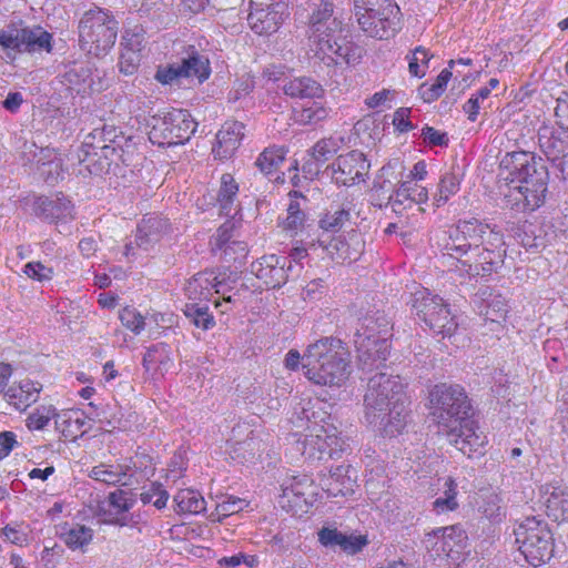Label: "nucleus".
Returning a JSON list of instances; mask_svg holds the SVG:
<instances>
[{
	"label": "nucleus",
	"mask_w": 568,
	"mask_h": 568,
	"mask_svg": "<svg viewBox=\"0 0 568 568\" xmlns=\"http://www.w3.org/2000/svg\"><path fill=\"white\" fill-rule=\"evenodd\" d=\"M409 398L399 375L379 372L367 383L364 395V417L384 437L403 433L408 422Z\"/></svg>",
	"instance_id": "1"
},
{
	"label": "nucleus",
	"mask_w": 568,
	"mask_h": 568,
	"mask_svg": "<svg viewBox=\"0 0 568 568\" xmlns=\"http://www.w3.org/2000/svg\"><path fill=\"white\" fill-rule=\"evenodd\" d=\"M508 170V205L516 211H535L545 201L548 182L546 166L528 152H513L503 161Z\"/></svg>",
	"instance_id": "2"
},
{
	"label": "nucleus",
	"mask_w": 568,
	"mask_h": 568,
	"mask_svg": "<svg viewBox=\"0 0 568 568\" xmlns=\"http://www.w3.org/2000/svg\"><path fill=\"white\" fill-rule=\"evenodd\" d=\"M302 368L316 385L341 386L351 374L349 353L341 339L323 337L307 346Z\"/></svg>",
	"instance_id": "3"
},
{
	"label": "nucleus",
	"mask_w": 568,
	"mask_h": 568,
	"mask_svg": "<svg viewBox=\"0 0 568 568\" xmlns=\"http://www.w3.org/2000/svg\"><path fill=\"white\" fill-rule=\"evenodd\" d=\"M486 240L490 244H499L500 232L491 229L476 219L459 221L456 225L444 232L437 242L444 255H448L462 263V257L467 258L471 250L480 246Z\"/></svg>",
	"instance_id": "4"
},
{
	"label": "nucleus",
	"mask_w": 568,
	"mask_h": 568,
	"mask_svg": "<svg viewBox=\"0 0 568 568\" xmlns=\"http://www.w3.org/2000/svg\"><path fill=\"white\" fill-rule=\"evenodd\" d=\"M79 42L87 53L101 57L114 45L118 22L102 9L87 11L79 21Z\"/></svg>",
	"instance_id": "5"
},
{
	"label": "nucleus",
	"mask_w": 568,
	"mask_h": 568,
	"mask_svg": "<svg viewBox=\"0 0 568 568\" xmlns=\"http://www.w3.org/2000/svg\"><path fill=\"white\" fill-rule=\"evenodd\" d=\"M515 541L526 561L534 567L550 560L554 537L548 524L537 517H527L514 529Z\"/></svg>",
	"instance_id": "6"
},
{
	"label": "nucleus",
	"mask_w": 568,
	"mask_h": 568,
	"mask_svg": "<svg viewBox=\"0 0 568 568\" xmlns=\"http://www.w3.org/2000/svg\"><path fill=\"white\" fill-rule=\"evenodd\" d=\"M392 329L390 321L384 315L366 318L365 323L357 328L354 338L359 362L364 365L385 362L389 354L388 337Z\"/></svg>",
	"instance_id": "7"
},
{
	"label": "nucleus",
	"mask_w": 568,
	"mask_h": 568,
	"mask_svg": "<svg viewBox=\"0 0 568 568\" xmlns=\"http://www.w3.org/2000/svg\"><path fill=\"white\" fill-rule=\"evenodd\" d=\"M0 47L10 61H14L20 53H49L52 50V34L39 26L10 22L0 29Z\"/></svg>",
	"instance_id": "8"
},
{
	"label": "nucleus",
	"mask_w": 568,
	"mask_h": 568,
	"mask_svg": "<svg viewBox=\"0 0 568 568\" xmlns=\"http://www.w3.org/2000/svg\"><path fill=\"white\" fill-rule=\"evenodd\" d=\"M433 415L439 430L456 423H463L470 414L471 406L465 389L459 385L440 384L430 392Z\"/></svg>",
	"instance_id": "9"
},
{
	"label": "nucleus",
	"mask_w": 568,
	"mask_h": 568,
	"mask_svg": "<svg viewBox=\"0 0 568 568\" xmlns=\"http://www.w3.org/2000/svg\"><path fill=\"white\" fill-rule=\"evenodd\" d=\"M195 129L196 123L186 110L173 109L152 118L149 139L160 146L183 144Z\"/></svg>",
	"instance_id": "10"
},
{
	"label": "nucleus",
	"mask_w": 568,
	"mask_h": 568,
	"mask_svg": "<svg viewBox=\"0 0 568 568\" xmlns=\"http://www.w3.org/2000/svg\"><path fill=\"white\" fill-rule=\"evenodd\" d=\"M413 308L419 320L425 322L434 333L450 336L457 327L452 312L444 300L433 295L426 288L413 294Z\"/></svg>",
	"instance_id": "11"
},
{
	"label": "nucleus",
	"mask_w": 568,
	"mask_h": 568,
	"mask_svg": "<svg viewBox=\"0 0 568 568\" xmlns=\"http://www.w3.org/2000/svg\"><path fill=\"white\" fill-rule=\"evenodd\" d=\"M138 499V493L133 489L118 488L109 493L101 511L104 521L120 527L138 528L148 523L144 513L131 511Z\"/></svg>",
	"instance_id": "12"
},
{
	"label": "nucleus",
	"mask_w": 568,
	"mask_h": 568,
	"mask_svg": "<svg viewBox=\"0 0 568 568\" xmlns=\"http://www.w3.org/2000/svg\"><path fill=\"white\" fill-rule=\"evenodd\" d=\"M315 55L327 63L335 64H356L362 59L363 49L355 44L348 37V30L342 27L341 32L327 33V37H321L317 42L311 45Z\"/></svg>",
	"instance_id": "13"
},
{
	"label": "nucleus",
	"mask_w": 568,
	"mask_h": 568,
	"mask_svg": "<svg viewBox=\"0 0 568 568\" xmlns=\"http://www.w3.org/2000/svg\"><path fill=\"white\" fill-rule=\"evenodd\" d=\"M448 442L464 455L471 457L474 454H483L488 443L486 434L480 429L476 420L469 415L463 423H456L442 430Z\"/></svg>",
	"instance_id": "14"
},
{
	"label": "nucleus",
	"mask_w": 568,
	"mask_h": 568,
	"mask_svg": "<svg viewBox=\"0 0 568 568\" xmlns=\"http://www.w3.org/2000/svg\"><path fill=\"white\" fill-rule=\"evenodd\" d=\"M311 250L321 248L329 258L336 262L356 261L364 251V241L357 232L349 233L348 240L343 236H331L322 233L316 242L310 244Z\"/></svg>",
	"instance_id": "15"
},
{
	"label": "nucleus",
	"mask_w": 568,
	"mask_h": 568,
	"mask_svg": "<svg viewBox=\"0 0 568 568\" xmlns=\"http://www.w3.org/2000/svg\"><path fill=\"white\" fill-rule=\"evenodd\" d=\"M504 245L505 242L501 233L499 244H490L484 240L480 246L471 250L468 257L462 261L465 272L473 276H485L497 271L504 263L506 253Z\"/></svg>",
	"instance_id": "16"
},
{
	"label": "nucleus",
	"mask_w": 568,
	"mask_h": 568,
	"mask_svg": "<svg viewBox=\"0 0 568 568\" xmlns=\"http://www.w3.org/2000/svg\"><path fill=\"white\" fill-rule=\"evenodd\" d=\"M465 538L463 529L457 526H449L427 532L423 542L432 557H447L455 560L464 547Z\"/></svg>",
	"instance_id": "17"
},
{
	"label": "nucleus",
	"mask_w": 568,
	"mask_h": 568,
	"mask_svg": "<svg viewBox=\"0 0 568 568\" xmlns=\"http://www.w3.org/2000/svg\"><path fill=\"white\" fill-rule=\"evenodd\" d=\"M371 164L364 153L351 151L339 155L329 166L332 180L337 185L352 186L365 181Z\"/></svg>",
	"instance_id": "18"
},
{
	"label": "nucleus",
	"mask_w": 568,
	"mask_h": 568,
	"mask_svg": "<svg viewBox=\"0 0 568 568\" xmlns=\"http://www.w3.org/2000/svg\"><path fill=\"white\" fill-rule=\"evenodd\" d=\"M185 294L191 301H210L215 294L223 295V302L214 300L216 307H222L224 303H232L231 295L225 296L223 292V282L217 278L214 272H202L194 275L185 286Z\"/></svg>",
	"instance_id": "19"
},
{
	"label": "nucleus",
	"mask_w": 568,
	"mask_h": 568,
	"mask_svg": "<svg viewBox=\"0 0 568 568\" xmlns=\"http://www.w3.org/2000/svg\"><path fill=\"white\" fill-rule=\"evenodd\" d=\"M376 14L379 16L378 28L371 22H363V31L379 40L389 39L400 30V10L395 0H387Z\"/></svg>",
	"instance_id": "20"
},
{
	"label": "nucleus",
	"mask_w": 568,
	"mask_h": 568,
	"mask_svg": "<svg viewBox=\"0 0 568 568\" xmlns=\"http://www.w3.org/2000/svg\"><path fill=\"white\" fill-rule=\"evenodd\" d=\"M170 232L169 220L160 215H145L138 224L135 246L143 251L154 247Z\"/></svg>",
	"instance_id": "21"
},
{
	"label": "nucleus",
	"mask_w": 568,
	"mask_h": 568,
	"mask_svg": "<svg viewBox=\"0 0 568 568\" xmlns=\"http://www.w3.org/2000/svg\"><path fill=\"white\" fill-rule=\"evenodd\" d=\"M251 271L267 288L280 287L287 280L285 258L275 254L265 255L252 263Z\"/></svg>",
	"instance_id": "22"
},
{
	"label": "nucleus",
	"mask_w": 568,
	"mask_h": 568,
	"mask_svg": "<svg viewBox=\"0 0 568 568\" xmlns=\"http://www.w3.org/2000/svg\"><path fill=\"white\" fill-rule=\"evenodd\" d=\"M561 133L556 132L552 128L544 125L538 130V143L542 153L547 159L554 163L558 162L557 166L564 173L565 159L568 158V138L566 131Z\"/></svg>",
	"instance_id": "23"
},
{
	"label": "nucleus",
	"mask_w": 568,
	"mask_h": 568,
	"mask_svg": "<svg viewBox=\"0 0 568 568\" xmlns=\"http://www.w3.org/2000/svg\"><path fill=\"white\" fill-rule=\"evenodd\" d=\"M343 23L336 17H333V3L321 1L318 8L313 11L310 18L308 40L311 45L317 42L321 37H327V33L342 31Z\"/></svg>",
	"instance_id": "24"
},
{
	"label": "nucleus",
	"mask_w": 568,
	"mask_h": 568,
	"mask_svg": "<svg viewBox=\"0 0 568 568\" xmlns=\"http://www.w3.org/2000/svg\"><path fill=\"white\" fill-rule=\"evenodd\" d=\"M286 14L287 8L253 6L247 21L256 34L270 36L280 29Z\"/></svg>",
	"instance_id": "25"
},
{
	"label": "nucleus",
	"mask_w": 568,
	"mask_h": 568,
	"mask_svg": "<svg viewBox=\"0 0 568 568\" xmlns=\"http://www.w3.org/2000/svg\"><path fill=\"white\" fill-rule=\"evenodd\" d=\"M327 428L314 427L308 434L301 435L294 440L293 449L310 460H322L327 452Z\"/></svg>",
	"instance_id": "26"
},
{
	"label": "nucleus",
	"mask_w": 568,
	"mask_h": 568,
	"mask_svg": "<svg viewBox=\"0 0 568 568\" xmlns=\"http://www.w3.org/2000/svg\"><path fill=\"white\" fill-rule=\"evenodd\" d=\"M541 497L547 515L554 520L568 519V487L559 481L545 484L541 487Z\"/></svg>",
	"instance_id": "27"
},
{
	"label": "nucleus",
	"mask_w": 568,
	"mask_h": 568,
	"mask_svg": "<svg viewBox=\"0 0 568 568\" xmlns=\"http://www.w3.org/2000/svg\"><path fill=\"white\" fill-rule=\"evenodd\" d=\"M243 136L244 124L242 122H225L216 134V143L212 150L214 156L221 160L231 158L240 146Z\"/></svg>",
	"instance_id": "28"
},
{
	"label": "nucleus",
	"mask_w": 568,
	"mask_h": 568,
	"mask_svg": "<svg viewBox=\"0 0 568 568\" xmlns=\"http://www.w3.org/2000/svg\"><path fill=\"white\" fill-rule=\"evenodd\" d=\"M355 473L349 465H339L321 479V486L328 497L347 496L354 491Z\"/></svg>",
	"instance_id": "29"
},
{
	"label": "nucleus",
	"mask_w": 568,
	"mask_h": 568,
	"mask_svg": "<svg viewBox=\"0 0 568 568\" xmlns=\"http://www.w3.org/2000/svg\"><path fill=\"white\" fill-rule=\"evenodd\" d=\"M281 88L285 95L298 100H321L325 93L324 88L318 81L306 75L284 79Z\"/></svg>",
	"instance_id": "30"
},
{
	"label": "nucleus",
	"mask_w": 568,
	"mask_h": 568,
	"mask_svg": "<svg viewBox=\"0 0 568 568\" xmlns=\"http://www.w3.org/2000/svg\"><path fill=\"white\" fill-rule=\"evenodd\" d=\"M89 476L106 485H131L132 468L128 464H104L101 463L90 470Z\"/></svg>",
	"instance_id": "31"
},
{
	"label": "nucleus",
	"mask_w": 568,
	"mask_h": 568,
	"mask_svg": "<svg viewBox=\"0 0 568 568\" xmlns=\"http://www.w3.org/2000/svg\"><path fill=\"white\" fill-rule=\"evenodd\" d=\"M315 489L311 477L306 475L296 476L288 484H284L283 498H286L288 503L293 501L297 506L302 504L308 506L315 500Z\"/></svg>",
	"instance_id": "32"
},
{
	"label": "nucleus",
	"mask_w": 568,
	"mask_h": 568,
	"mask_svg": "<svg viewBox=\"0 0 568 568\" xmlns=\"http://www.w3.org/2000/svg\"><path fill=\"white\" fill-rule=\"evenodd\" d=\"M143 366L148 372L163 376L174 367L172 351L165 343H158L148 348L143 356Z\"/></svg>",
	"instance_id": "33"
},
{
	"label": "nucleus",
	"mask_w": 568,
	"mask_h": 568,
	"mask_svg": "<svg viewBox=\"0 0 568 568\" xmlns=\"http://www.w3.org/2000/svg\"><path fill=\"white\" fill-rule=\"evenodd\" d=\"M179 67L183 78H196L200 83L205 81L211 73L209 59L194 47H189Z\"/></svg>",
	"instance_id": "34"
},
{
	"label": "nucleus",
	"mask_w": 568,
	"mask_h": 568,
	"mask_svg": "<svg viewBox=\"0 0 568 568\" xmlns=\"http://www.w3.org/2000/svg\"><path fill=\"white\" fill-rule=\"evenodd\" d=\"M42 385L31 379H23L18 385L11 386L4 396L17 409L23 410L36 403Z\"/></svg>",
	"instance_id": "35"
},
{
	"label": "nucleus",
	"mask_w": 568,
	"mask_h": 568,
	"mask_svg": "<svg viewBox=\"0 0 568 568\" xmlns=\"http://www.w3.org/2000/svg\"><path fill=\"white\" fill-rule=\"evenodd\" d=\"M463 180V174L457 172L455 168L442 174L437 190L433 194V204L436 207H442L452 196L456 195L460 190V183Z\"/></svg>",
	"instance_id": "36"
},
{
	"label": "nucleus",
	"mask_w": 568,
	"mask_h": 568,
	"mask_svg": "<svg viewBox=\"0 0 568 568\" xmlns=\"http://www.w3.org/2000/svg\"><path fill=\"white\" fill-rule=\"evenodd\" d=\"M352 201L344 202L341 206L332 207L320 220L323 233L338 232L352 217L354 212Z\"/></svg>",
	"instance_id": "37"
},
{
	"label": "nucleus",
	"mask_w": 568,
	"mask_h": 568,
	"mask_svg": "<svg viewBox=\"0 0 568 568\" xmlns=\"http://www.w3.org/2000/svg\"><path fill=\"white\" fill-rule=\"evenodd\" d=\"M386 186V182L384 181L382 184L374 183L373 192L376 193L378 196H381L379 192H382L383 196L381 200H385L386 204H390L394 212L398 213L400 207L405 205L406 203L410 205V189H412V182L410 181H403L399 183V185L390 192L389 189H387L384 192V189Z\"/></svg>",
	"instance_id": "38"
},
{
	"label": "nucleus",
	"mask_w": 568,
	"mask_h": 568,
	"mask_svg": "<svg viewBox=\"0 0 568 568\" xmlns=\"http://www.w3.org/2000/svg\"><path fill=\"white\" fill-rule=\"evenodd\" d=\"M331 113V109L320 100H314L310 105H304L293 110V120L300 125H316L325 121Z\"/></svg>",
	"instance_id": "39"
},
{
	"label": "nucleus",
	"mask_w": 568,
	"mask_h": 568,
	"mask_svg": "<svg viewBox=\"0 0 568 568\" xmlns=\"http://www.w3.org/2000/svg\"><path fill=\"white\" fill-rule=\"evenodd\" d=\"M93 530L90 527L84 525H73L70 527H64L60 532V539L71 549V550H82L92 541L93 539Z\"/></svg>",
	"instance_id": "40"
},
{
	"label": "nucleus",
	"mask_w": 568,
	"mask_h": 568,
	"mask_svg": "<svg viewBox=\"0 0 568 568\" xmlns=\"http://www.w3.org/2000/svg\"><path fill=\"white\" fill-rule=\"evenodd\" d=\"M438 481L443 483L440 488L443 490V496L436 498L433 501V509L437 514H443L447 511H453L458 508V501H457V484L455 479L452 477H445L442 479H438Z\"/></svg>",
	"instance_id": "41"
},
{
	"label": "nucleus",
	"mask_w": 568,
	"mask_h": 568,
	"mask_svg": "<svg viewBox=\"0 0 568 568\" xmlns=\"http://www.w3.org/2000/svg\"><path fill=\"white\" fill-rule=\"evenodd\" d=\"M286 151L280 146L265 149L256 159V166L264 174L276 172L285 160Z\"/></svg>",
	"instance_id": "42"
},
{
	"label": "nucleus",
	"mask_w": 568,
	"mask_h": 568,
	"mask_svg": "<svg viewBox=\"0 0 568 568\" xmlns=\"http://www.w3.org/2000/svg\"><path fill=\"white\" fill-rule=\"evenodd\" d=\"M174 501L181 513L200 514L205 510V499L193 489H182L175 497Z\"/></svg>",
	"instance_id": "43"
},
{
	"label": "nucleus",
	"mask_w": 568,
	"mask_h": 568,
	"mask_svg": "<svg viewBox=\"0 0 568 568\" xmlns=\"http://www.w3.org/2000/svg\"><path fill=\"white\" fill-rule=\"evenodd\" d=\"M40 207L47 219L60 220L72 216L73 206L64 197L40 200Z\"/></svg>",
	"instance_id": "44"
},
{
	"label": "nucleus",
	"mask_w": 568,
	"mask_h": 568,
	"mask_svg": "<svg viewBox=\"0 0 568 568\" xmlns=\"http://www.w3.org/2000/svg\"><path fill=\"white\" fill-rule=\"evenodd\" d=\"M239 192V185L231 174H223L221 178V186L217 193V202L224 214L229 215L233 206L234 200Z\"/></svg>",
	"instance_id": "45"
},
{
	"label": "nucleus",
	"mask_w": 568,
	"mask_h": 568,
	"mask_svg": "<svg viewBox=\"0 0 568 568\" xmlns=\"http://www.w3.org/2000/svg\"><path fill=\"white\" fill-rule=\"evenodd\" d=\"M479 499L478 510L486 518L490 520H500L505 516L499 495L487 491L481 494Z\"/></svg>",
	"instance_id": "46"
},
{
	"label": "nucleus",
	"mask_w": 568,
	"mask_h": 568,
	"mask_svg": "<svg viewBox=\"0 0 568 568\" xmlns=\"http://www.w3.org/2000/svg\"><path fill=\"white\" fill-rule=\"evenodd\" d=\"M68 80L71 83L80 85L78 91L87 92V90L94 92V91H101L103 89V85L101 82L95 84L93 74L91 73L90 69L88 68H73L68 72Z\"/></svg>",
	"instance_id": "47"
},
{
	"label": "nucleus",
	"mask_w": 568,
	"mask_h": 568,
	"mask_svg": "<svg viewBox=\"0 0 568 568\" xmlns=\"http://www.w3.org/2000/svg\"><path fill=\"white\" fill-rule=\"evenodd\" d=\"M55 415L57 408L53 405H41L28 416L27 427L30 430H42Z\"/></svg>",
	"instance_id": "48"
},
{
	"label": "nucleus",
	"mask_w": 568,
	"mask_h": 568,
	"mask_svg": "<svg viewBox=\"0 0 568 568\" xmlns=\"http://www.w3.org/2000/svg\"><path fill=\"white\" fill-rule=\"evenodd\" d=\"M430 58L432 54L424 47L415 48L412 54L407 55L410 75L423 78L428 69Z\"/></svg>",
	"instance_id": "49"
},
{
	"label": "nucleus",
	"mask_w": 568,
	"mask_h": 568,
	"mask_svg": "<svg viewBox=\"0 0 568 568\" xmlns=\"http://www.w3.org/2000/svg\"><path fill=\"white\" fill-rule=\"evenodd\" d=\"M53 419L55 429L59 430L64 437H75L77 433L80 432V428L83 425L79 417L73 418V414L71 412H57V415L53 417Z\"/></svg>",
	"instance_id": "50"
},
{
	"label": "nucleus",
	"mask_w": 568,
	"mask_h": 568,
	"mask_svg": "<svg viewBox=\"0 0 568 568\" xmlns=\"http://www.w3.org/2000/svg\"><path fill=\"white\" fill-rule=\"evenodd\" d=\"M185 315L196 327L203 329H209L215 324L213 316L209 313L207 306L187 305Z\"/></svg>",
	"instance_id": "51"
},
{
	"label": "nucleus",
	"mask_w": 568,
	"mask_h": 568,
	"mask_svg": "<svg viewBox=\"0 0 568 568\" xmlns=\"http://www.w3.org/2000/svg\"><path fill=\"white\" fill-rule=\"evenodd\" d=\"M119 318L122 325L134 334H140L144 328V317L133 307H124L121 310Z\"/></svg>",
	"instance_id": "52"
},
{
	"label": "nucleus",
	"mask_w": 568,
	"mask_h": 568,
	"mask_svg": "<svg viewBox=\"0 0 568 568\" xmlns=\"http://www.w3.org/2000/svg\"><path fill=\"white\" fill-rule=\"evenodd\" d=\"M248 506V503L245 499L235 497V496H226L221 501L216 504L215 510L220 517H229L234 515Z\"/></svg>",
	"instance_id": "53"
},
{
	"label": "nucleus",
	"mask_w": 568,
	"mask_h": 568,
	"mask_svg": "<svg viewBox=\"0 0 568 568\" xmlns=\"http://www.w3.org/2000/svg\"><path fill=\"white\" fill-rule=\"evenodd\" d=\"M258 558L255 555H246L239 552L232 556H225L219 559L217 564L223 568H236L240 565H245L248 568H255L258 566Z\"/></svg>",
	"instance_id": "54"
},
{
	"label": "nucleus",
	"mask_w": 568,
	"mask_h": 568,
	"mask_svg": "<svg viewBox=\"0 0 568 568\" xmlns=\"http://www.w3.org/2000/svg\"><path fill=\"white\" fill-rule=\"evenodd\" d=\"M507 312L508 308L506 300L500 294L490 295V298L487 300L486 316L493 322H498L505 317Z\"/></svg>",
	"instance_id": "55"
},
{
	"label": "nucleus",
	"mask_w": 568,
	"mask_h": 568,
	"mask_svg": "<svg viewBox=\"0 0 568 568\" xmlns=\"http://www.w3.org/2000/svg\"><path fill=\"white\" fill-rule=\"evenodd\" d=\"M141 61L140 53L134 50H124L122 49L120 59H119V69L120 72L125 75H132L139 68Z\"/></svg>",
	"instance_id": "56"
},
{
	"label": "nucleus",
	"mask_w": 568,
	"mask_h": 568,
	"mask_svg": "<svg viewBox=\"0 0 568 568\" xmlns=\"http://www.w3.org/2000/svg\"><path fill=\"white\" fill-rule=\"evenodd\" d=\"M336 150L337 143L333 139H322L313 146L312 155L317 162H325Z\"/></svg>",
	"instance_id": "57"
},
{
	"label": "nucleus",
	"mask_w": 568,
	"mask_h": 568,
	"mask_svg": "<svg viewBox=\"0 0 568 568\" xmlns=\"http://www.w3.org/2000/svg\"><path fill=\"white\" fill-rule=\"evenodd\" d=\"M23 272L28 277L39 282L50 281L53 276V270L40 262H29L24 265Z\"/></svg>",
	"instance_id": "58"
},
{
	"label": "nucleus",
	"mask_w": 568,
	"mask_h": 568,
	"mask_svg": "<svg viewBox=\"0 0 568 568\" xmlns=\"http://www.w3.org/2000/svg\"><path fill=\"white\" fill-rule=\"evenodd\" d=\"M183 78L179 63H172L164 68H159L155 73V79L162 84H171L173 81Z\"/></svg>",
	"instance_id": "59"
},
{
	"label": "nucleus",
	"mask_w": 568,
	"mask_h": 568,
	"mask_svg": "<svg viewBox=\"0 0 568 568\" xmlns=\"http://www.w3.org/2000/svg\"><path fill=\"white\" fill-rule=\"evenodd\" d=\"M367 545V539L364 536H347L344 535V540L341 544V549L346 554L354 555L359 552Z\"/></svg>",
	"instance_id": "60"
},
{
	"label": "nucleus",
	"mask_w": 568,
	"mask_h": 568,
	"mask_svg": "<svg viewBox=\"0 0 568 568\" xmlns=\"http://www.w3.org/2000/svg\"><path fill=\"white\" fill-rule=\"evenodd\" d=\"M387 0H354L355 16H363V13L372 14L377 12Z\"/></svg>",
	"instance_id": "61"
},
{
	"label": "nucleus",
	"mask_w": 568,
	"mask_h": 568,
	"mask_svg": "<svg viewBox=\"0 0 568 568\" xmlns=\"http://www.w3.org/2000/svg\"><path fill=\"white\" fill-rule=\"evenodd\" d=\"M318 540L325 547L341 546L344 534L337 529L323 528L318 532Z\"/></svg>",
	"instance_id": "62"
},
{
	"label": "nucleus",
	"mask_w": 568,
	"mask_h": 568,
	"mask_svg": "<svg viewBox=\"0 0 568 568\" xmlns=\"http://www.w3.org/2000/svg\"><path fill=\"white\" fill-rule=\"evenodd\" d=\"M334 428H327V452L326 456L329 458L338 457L339 454L344 450L345 440L335 434Z\"/></svg>",
	"instance_id": "63"
},
{
	"label": "nucleus",
	"mask_w": 568,
	"mask_h": 568,
	"mask_svg": "<svg viewBox=\"0 0 568 568\" xmlns=\"http://www.w3.org/2000/svg\"><path fill=\"white\" fill-rule=\"evenodd\" d=\"M2 536L9 542L19 546H22L28 540L27 534L20 528V526L7 525L2 529Z\"/></svg>",
	"instance_id": "64"
}]
</instances>
